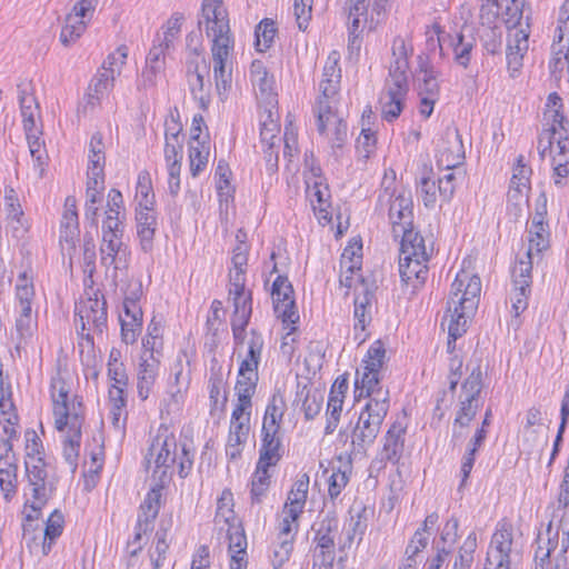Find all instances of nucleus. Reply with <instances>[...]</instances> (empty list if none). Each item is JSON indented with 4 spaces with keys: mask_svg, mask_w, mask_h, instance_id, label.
<instances>
[{
    "mask_svg": "<svg viewBox=\"0 0 569 569\" xmlns=\"http://www.w3.org/2000/svg\"><path fill=\"white\" fill-rule=\"evenodd\" d=\"M77 383L74 372L59 370L49 388L53 428L60 438L62 456L72 471L78 466L86 423V405L83 397L76 392Z\"/></svg>",
    "mask_w": 569,
    "mask_h": 569,
    "instance_id": "f257e3e1",
    "label": "nucleus"
},
{
    "mask_svg": "<svg viewBox=\"0 0 569 569\" xmlns=\"http://www.w3.org/2000/svg\"><path fill=\"white\" fill-rule=\"evenodd\" d=\"M144 460L151 468V478L171 482L174 468L180 478H187L192 471L194 447L191 442L179 441L169 425L160 423L156 432L150 436Z\"/></svg>",
    "mask_w": 569,
    "mask_h": 569,
    "instance_id": "f03ea898",
    "label": "nucleus"
},
{
    "mask_svg": "<svg viewBox=\"0 0 569 569\" xmlns=\"http://www.w3.org/2000/svg\"><path fill=\"white\" fill-rule=\"evenodd\" d=\"M481 289L479 276L465 268L457 272L451 283L445 315L448 326V352H453L455 341L467 332V328L477 312Z\"/></svg>",
    "mask_w": 569,
    "mask_h": 569,
    "instance_id": "7ed1b4c3",
    "label": "nucleus"
},
{
    "mask_svg": "<svg viewBox=\"0 0 569 569\" xmlns=\"http://www.w3.org/2000/svg\"><path fill=\"white\" fill-rule=\"evenodd\" d=\"M74 326L81 361L94 359L96 340L101 339L108 328L107 301L100 290L91 288L76 303Z\"/></svg>",
    "mask_w": 569,
    "mask_h": 569,
    "instance_id": "20e7f679",
    "label": "nucleus"
},
{
    "mask_svg": "<svg viewBox=\"0 0 569 569\" xmlns=\"http://www.w3.org/2000/svg\"><path fill=\"white\" fill-rule=\"evenodd\" d=\"M238 359V373L234 383L233 406L253 408V397L259 381V363L263 349V338L256 331H242L241 338H233Z\"/></svg>",
    "mask_w": 569,
    "mask_h": 569,
    "instance_id": "39448f33",
    "label": "nucleus"
},
{
    "mask_svg": "<svg viewBox=\"0 0 569 569\" xmlns=\"http://www.w3.org/2000/svg\"><path fill=\"white\" fill-rule=\"evenodd\" d=\"M234 496L230 488H224L217 498L214 523L220 531H226L230 569H247L248 539L241 519L234 510Z\"/></svg>",
    "mask_w": 569,
    "mask_h": 569,
    "instance_id": "423d86ee",
    "label": "nucleus"
},
{
    "mask_svg": "<svg viewBox=\"0 0 569 569\" xmlns=\"http://www.w3.org/2000/svg\"><path fill=\"white\" fill-rule=\"evenodd\" d=\"M506 2L502 21L507 28V69L516 77L522 66L529 49L530 22L523 19L525 0H502Z\"/></svg>",
    "mask_w": 569,
    "mask_h": 569,
    "instance_id": "0eeeda50",
    "label": "nucleus"
},
{
    "mask_svg": "<svg viewBox=\"0 0 569 569\" xmlns=\"http://www.w3.org/2000/svg\"><path fill=\"white\" fill-rule=\"evenodd\" d=\"M19 106L22 128L33 159V169L38 177H42L48 166L49 157L42 138L41 109L34 92L21 89L19 92Z\"/></svg>",
    "mask_w": 569,
    "mask_h": 569,
    "instance_id": "6e6552de",
    "label": "nucleus"
},
{
    "mask_svg": "<svg viewBox=\"0 0 569 569\" xmlns=\"http://www.w3.org/2000/svg\"><path fill=\"white\" fill-rule=\"evenodd\" d=\"M387 343L375 340L363 355L359 368L356 370L355 400L359 401L368 396H389L382 390V370L387 363Z\"/></svg>",
    "mask_w": 569,
    "mask_h": 569,
    "instance_id": "1a4fd4ad",
    "label": "nucleus"
},
{
    "mask_svg": "<svg viewBox=\"0 0 569 569\" xmlns=\"http://www.w3.org/2000/svg\"><path fill=\"white\" fill-rule=\"evenodd\" d=\"M552 143L569 146V120L565 114L563 100L557 92L548 94L542 110V128L537 139L540 158H546Z\"/></svg>",
    "mask_w": 569,
    "mask_h": 569,
    "instance_id": "9d476101",
    "label": "nucleus"
},
{
    "mask_svg": "<svg viewBox=\"0 0 569 569\" xmlns=\"http://www.w3.org/2000/svg\"><path fill=\"white\" fill-rule=\"evenodd\" d=\"M107 377L110 382L108 388V405L111 422L117 428H123L128 418L127 389L129 377L122 361V352L118 348H111L107 361Z\"/></svg>",
    "mask_w": 569,
    "mask_h": 569,
    "instance_id": "9b49d317",
    "label": "nucleus"
},
{
    "mask_svg": "<svg viewBox=\"0 0 569 569\" xmlns=\"http://www.w3.org/2000/svg\"><path fill=\"white\" fill-rule=\"evenodd\" d=\"M271 299L278 317L281 319L284 332L281 350L292 353L296 339L293 333L299 322V313L295 301V290L291 282L284 276H278L271 287Z\"/></svg>",
    "mask_w": 569,
    "mask_h": 569,
    "instance_id": "f8f14e48",
    "label": "nucleus"
},
{
    "mask_svg": "<svg viewBox=\"0 0 569 569\" xmlns=\"http://www.w3.org/2000/svg\"><path fill=\"white\" fill-rule=\"evenodd\" d=\"M199 28L210 39V48L234 46L229 13L222 0H203Z\"/></svg>",
    "mask_w": 569,
    "mask_h": 569,
    "instance_id": "ddd939ff",
    "label": "nucleus"
},
{
    "mask_svg": "<svg viewBox=\"0 0 569 569\" xmlns=\"http://www.w3.org/2000/svg\"><path fill=\"white\" fill-rule=\"evenodd\" d=\"M360 411L352 430V443L365 447L373 443L389 411V396L372 395Z\"/></svg>",
    "mask_w": 569,
    "mask_h": 569,
    "instance_id": "4468645a",
    "label": "nucleus"
},
{
    "mask_svg": "<svg viewBox=\"0 0 569 569\" xmlns=\"http://www.w3.org/2000/svg\"><path fill=\"white\" fill-rule=\"evenodd\" d=\"M247 270H229V298L233 305L230 325L232 337L240 339L247 329L252 313V293L246 288Z\"/></svg>",
    "mask_w": 569,
    "mask_h": 569,
    "instance_id": "2eb2a0df",
    "label": "nucleus"
},
{
    "mask_svg": "<svg viewBox=\"0 0 569 569\" xmlns=\"http://www.w3.org/2000/svg\"><path fill=\"white\" fill-rule=\"evenodd\" d=\"M306 199L321 226L332 222V197L327 179L319 168H310L305 172Z\"/></svg>",
    "mask_w": 569,
    "mask_h": 569,
    "instance_id": "dca6fc26",
    "label": "nucleus"
},
{
    "mask_svg": "<svg viewBox=\"0 0 569 569\" xmlns=\"http://www.w3.org/2000/svg\"><path fill=\"white\" fill-rule=\"evenodd\" d=\"M337 522L332 519L322 520L316 530L312 549V569H345L346 556H337L335 533Z\"/></svg>",
    "mask_w": 569,
    "mask_h": 569,
    "instance_id": "f3484780",
    "label": "nucleus"
},
{
    "mask_svg": "<svg viewBox=\"0 0 569 569\" xmlns=\"http://www.w3.org/2000/svg\"><path fill=\"white\" fill-rule=\"evenodd\" d=\"M251 416L252 409L232 406L224 441V452L231 461L242 457L251 429Z\"/></svg>",
    "mask_w": 569,
    "mask_h": 569,
    "instance_id": "a211bd4d",
    "label": "nucleus"
},
{
    "mask_svg": "<svg viewBox=\"0 0 569 569\" xmlns=\"http://www.w3.org/2000/svg\"><path fill=\"white\" fill-rule=\"evenodd\" d=\"M413 52L410 36H396L391 42V59L385 84L409 89L410 58Z\"/></svg>",
    "mask_w": 569,
    "mask_h": 569,
    "instance_id": "6ab92c4d",
    "label": "nucleus"
},
{
    "mask_svg": "<svg viewBox=\"0 0 569 569\" xmlns=\"http://www.w3.org/2000/svg\"><path fill=\"white\" fill-rule=\"evenodd\" d=\"M532 262L527 259H517L511 271V287L509 301L512 315L520 317L529 306L532 287Z\"/></svg>",
    "mask_w": 569,
    "mask_h": 569,
    "instance_id": "aec40b11",
    "label": "nucleus"
},
{
    "mask_svg": "<svg viewBox=\"0 0 569 569\" xmlns=\"http://www.w3.org/2000/svg\"><path fill=\"white\" fill-rule=\"evenodd\" d=\"M301 515L281 509L277 523V543L273 549L274 569L282 567L291 557Z\"/></svg>",
    "mask_w": 569,
    "mask_h": 569,
    "instance_id": "412c9836",
    "label": "nucleus"
},
{
    "mask_svg": "<svg viewBox=\"0 0 569 569\" xmlns=\"http://www.w3.org/2000/svg\"><path fill=\"white\" fill-rule=\"evenodd\" d=\"M258 126L260 144L264 153L271 156L274 148L280 142V116L278 111V100L271 98L268 103H259Z\"/></svg>",
    "mask_w": 569,
    "mask_h": 569,
    "instance_id": "4be33fe9",
    "label": "nucleus"
},
{
    "mask_svg": "<svg viewBox=\"0 0 569 569\" xmlns=\"http://www.w3.org/2000/svg\"><path fill=\"white\" fill-rule=\"evenodd\" d=\"M532 169L523 154H519L512 166V174L507 192L508 204L516 209L528 207L531 190Z\"/></svg>",
    "mask_w": 569,
    "mask_h": 569,
    "instance_id": "5701e85b",
    "label": "nucleus"
},
{
    "mask_svg": "<svg viewBox=\"0 0 569 569\" xmlns=\"http://www.w3.org/2000/svg\"><path fill=\"white\" fill-rule=\"evenodd\" d=\"M349 390V375L347 372L339 375L332 382L326 411H325V427L323 435H332L339 427L345 400Z\"/></svg>",
    "mask_w": 569,
    "mask_h": 569,
    "instance_id": "b1692460",
    "label": "nucleus"
},
{
    "mask_svg": "<svg viewBox=\"0 0 569 569\" xmlns=\"http://www.w3.org/2000/svg\"><path fill=\"white\" fill-rule=\"evenodd\" d=\"M317 129L331 146H340L347 137V123L327 101L319 100Z\"/></svg>",
    "mask_w": 569,
    "mask_h": 569,
    "instance_id": "393cba45",
    "label": "nucleus"
},
{
    "mask_svg": "<svg viewBox=\"0 0 569 569\" xmlns=\"http://www.w3.org/2000/svg\"><path fill=\"white\" fill-rule=\"evenodd\" d=\"M436 159L438 166L447 170L455 169L463 163L465 147L458 130L447 131L440 139Z\"/></svg>",
    "mask_w": 569,
    "mask_h": 569,
    "instance_id": "a878e982",
    "label": "nucleus"
},
{
    "mask_svg": "<svg viewBox=\"0 0 569 569\" xmlns=\"http://www.w3.org/2000/svg\"><path fill=\"white\" fill-rule=\"evenodd\" d=\"M0 425L4 435L0 439V451L13 452V441L18 437L19 416L10 392H0Z\"/></svg>",
    "mask_w": 569,
    "mask_h": 569,
    "instance_id": "bb28decb",
    "label": "nucleus"
},
{
    "mask_svg": "<svg viewBox=\"0 0 569 569\" xmlns=\"http://www.w3.org/2000/svg\"><path fill=\"white\" fill-rule=\"evenodd\" d=\"M409 89L385 84L378 98L381 119L391 123L403 112Z\"/></svg>",
    "mask_w": 569,
    "mask_h": 569,
    "instance_id": "cd10ccee",
    "label": "nucleus"
},
{
    "mask_svg": "<svg viewBox=\"0 0 569 569\" xmlns=\"http://www.w3.org/2000/svg\"><path fill=\"white\" fill-rule=\"evenodd\" d=\"M388 218L396 234L405 233L412 229V200L403 193L388 194Z\"/></svg>",
    "mask_w": 569,
    "mask_h": 569,
    "instance_id": "c85d7f7f",
    "label": "nucleus"
},
{
    "mask_svg": "<svg viewBox=\"0 0 569 569\" xmlns=\"http://www.w3.org/2000/svg\"><path fill=\"white\" fill-rule=\"evenodd\" d=\"M19 485V467L14 453L0 451V493L6 503L16 500Z\"/></svg>",
    "mask_w": 569,
    "mask_h": 569,
    "instance_id": "c756f323",
    "label": "nucleus"
},
{
    "mask_svg": "<svg viewBox=\"0 0 569 569\" xmlns=\"http://www.w3.org/2000/svg\"><path fill=\"white\" fill-rule=\"evenodd\" d=\"M234 46L210 48L213 66V79L219 94L227 93L231 88V56Z\"/></svg>",
    "mask_w": 569,
    "mask_h": 569,
    "instance_id": "7c9ffc66",
    "label": "nucleus"
},
{
    "mask_svg": "<svg viewBox=\"0 0 569 569\" xmlns=\"http://www.w3.org/2000/svg\"><path fill=\"white\" fill-rule=\"evenodd\" d=\"M151 480L152 485L139 506V515L137 519L154 526V520L157 519L163 502L164 490L168 488L170 482H164V480L160 478H151Z\"/></svg>",
    "mask_w": 569,
    "mask_h": 569,
    "instance_id": "2f4dec72",
    "label": "nucleus"
},
{
    "mask_svg": "<svg viewBox=\"0 0 569 569\" xmlns=\"http://www.w3.org/2000/svg\"><path fill=\"white\" fill-rule=\"evenodd\" d=\"M286 410L287 401L284 391L276 389L268 399L262 417L261 431L280 433Z\"/></svg>",
    "mask_w": 569,
    "mask_h": 569,
    "instance_id": "473e14b6",
    "label": "nucleus"
},
{
    "mask_svg": "<svg viewBox=\"0 0 569 569\" xmlns=\"http://www.w3.org/2000/svg\"><path fill=\"white\" fill-rule=\"evenodd\" d=\"M182 149V142H164L163 146V159L168 172V189L172 196H177L180 191Z\"/></svg>",
    "mask_w": 569,
    "mask_h": 569,
    "instance_id": "72a5a7b5",
    "label": "nucleus"
},
{
    "mask_svg": "<svg viewBox=\"0 0 569 569\" xmlns=\"http://www.w3.org/2000/svg\"><path fill=\"white\" fill-rule=\"evenodd\" d=\"M160 357L156 355L141 353L137 373V390L141 400L149 397L158 377Z\"/></svg>",
    "mask_w": 569,
    "mask_h": 569,
    "instance_id": "f704fd0d",
    "label": "nucleus"
},
{
    "mask_svg": "<svg viewBox=\"0 0 569 569\" xmlns=\"http://www.w3.org/2000/svg\"><path fill=\"white\" fill-rule=\"evenodd\" d=\"M283 457V446L280 433L260 431L259 456L256 465L274 468Z\"/></svg>",
    "mask_w": 569,
    "mask_h": 569,
    "instance_id": "c9c22d12",
    "label": "nucleus"
},
{
    "mask_svg": "<svg viewBox=\"0 0 569 569\" xmlns=\"http://www.w3.org/2000/svg\"><path fill=\"white\" fill-rule=\"evenodd\" d=\"M433 254V242L420 232L407 230L401 234L400 257L430 260Z\"/></svg>",
    "mask_w": 569,
    "mask_h": 569,
    "instance_id": "e433bc0d",
    "label": "nucleus"
},
{
    "mask_svg": "<svg viewBox=\"0 0 569 569\" xmlns=\"http://www.w3.org/2000/svg\"><path fill=\"white\" fill-rule=\"evenodd\" d=\"M119 322L121 341L126 345L136 343L142 332V307L122 308L119 315Z\"/></svg>",
    "mask_w": 569,
    "mask_h": 569,
    "instance_id": "4c0bfd02",
    "label": "nucleus"
},
{
    "mask_svg": "<svg viewBox=\"0 0 569 569\" xmlns=\"http://www.w3.org/2000/svg\"><path fill=\"white\" fill-rule=\"evenodd\" d=\"M371 292L355 297L353 338L359 345L369 337L367 328L371 322Z\"/></svg>",
    "mask_w": 569,
    "mask_h": 569,
    "instance_id": "58836bf2",
    "label": "nucleus"
},
{
    "mask_svg": "<svg viewBox=\"0 0 569 569\" xmlns=\"http://www.w3.org/2000/svg\"><path fill=\"white\" fill-rule=\"evenodd\" d=\"M429 261L399 256V274L402 282L412 288L421 287L428 278Z\"/></svg>",
    "mask_w": 569,
    "mask_h": 569,
    "instance_id": "ea45409f",
    "label": "nucleus"
},
{
    "mask_svg": "<svg viewBox=\"0 0 569 569\" xmlns=\"http://www.w3.org/2000/svg\"><path fill=\"white\" fill-rule=\"evenodd\" d=\"M249 77L252 87L259 92L260 103H268L271 98L277 99V94L273 92L274 78L261 60L251 62Z\"/></svg>",
    "mask_w": 569,
    "mask_h": 569,
    "instance_id": "a19ab883",
    "label": "nucleus"
},
{
    "mask_svg": "<svg viewBox=\"0 0 569 569\" xmlns=\"http://www.w3.org/2000/svg\"><path fill=\"white\" fill-rule=\"evenodd\" d=\"M80 233L79 218L77 210V199L74 196H68L64 199L63 213L60 226V240L74 247L76 240Z\"/></svg>",
    "mask_w": 569,
    "mask_h": 569,
    "instance_id": "79ce46f5",
    "label": "nucleus"
},
{
    "mask_svg": "<svg viewBox=\"0 0 569 569\" xmlns=\"http://www.w3.org/2000/svg\"><path fill=\"white\" fill-rule=\"evenodd\" d=\"M517 531L518 529L510 518H501L496 525L488 550L512 555Z\"/></svg>",
    "mask_w": 569,
    "mask_h": 569,
    "instance_id": "37998d69",
    "label": "nucleus"
},
{
    "mask_svg": "<svg viewBox=\"0 0 569 569\" xmlns=\"http://www.w3.org/2000/svg\"><path fill=\"white\" fill-rule=\"evenodd\" d=\"M169 50V48H164L163 46L153 42L147 54L146 66L141 73L144 84L154 86L158 77L163 74L166 69V57Z\"/></svg>",
    "mask_w": 569,
    "mask_h": 569,
    "instance_id": "c03bdc74",
    "label": "nucleus"
},
{
    "mask_svg": "<svg viewBox=\"0 0 569 569\" xmlns=\"http://www.w3.org/2000/svg\"><path fill=\"white\" fill-rule=\"evenodd\" d=\"M24 467L31 488L56 490V479L49 475L44 457L24 460Z\"/></svg>",
    "mask_w": 569,
    "mask_h": 569,
    "instance_id": "a18cd8bd",
    "label": "nucleus"
},
{
    "mask_svg": "<svg viewBox=\"0 0 569 569\" xmlns=\"http://www.w3.org/2000/svg\"><path fill=\"white\" fill-rule=\"evenodd\" d=\"M271 482V469L256 465L248 483L251 505H260L267 498Z\"/></svg>",
    "mask_w": 569,
    "mask_h": 569,
    "instance_id": "49530a36",
    "label": "nucleus"
},
{
    "mask_svg": "<svg viewBox=\"0 0 569 569\" xmlns=\"http://www.w3.org/2000/svg\"><path fill=\"white\" fill-rule=\"evenodd\" d=\"M309 483L310 478L307 472L298 475L288 491L282 509L302 515L308 499Z\"/></svg>",
    "mask_w": 569,
    "mask_h": 569,
    "instance_id": "de8ad7c7",
    "label": "nucleus"
},
{
    "mask_svg": "<svg viewBox=\"0 0 569 569\" xmlns=\"http://www.w3.org/2000/svg\"><path fill=\"white\" fill-rule=\"evenodd\" d=\"M528 250L518 259H528L532 262L533 253H541L549 247L548 224L542 217L535 218L528 230Z\"/></svg>",
    "mask_w": 569,
    "mask_h": 569,
    "instance_id": "09e8293b",
    "label": "nucleus"
},
{
    "mask_svg": "<svg viewBox=\"0 0 569 569\" xmlns=\"http://www.w3.org/2000/svg\"><path fill=\"white\" fill-rule=\"evenodd\" d=\"M407 427L400 422L395 421L391 423L385 436L383 453L387 460L397 463L405 449V436Z\"/></svg>",
    "mask_w": 569,
    "mask_h": 569,
    "instance_id": "8fccbe9b",
    "label": "nucleus"
},
{
    "mask_svg": "<svg viewBox=\"0 0 569 569\" xmlns=\"http://www.w3.org/2000/svg\"><path fill=\"white\" fill-rule=\"evenodd\" d=\"M361 268L362 267H352L351 264H340L339 283L346 289V296L351 292L355 296L371 292L362 278Z\"/></svg>",
    "mask_w": 569,
    "mask_h": 569,
    "instance_id": "3c124183",
    "label": "nucleus"
},
{
    "mask_svg": "<svg viewBox=\"0 0 569 569\" xmlns=\"http://www.w3.org/2000/svg\"><path fill=\"white\" fill-rule=\"evenodd\" d=\"M340 53L336 50L328 54L323 67L325 80L321 82L322 93L326 98L335 96L338 92L341 69L339 66Z\"/></svg>",
    "mask_w": 569,
    "mask_h": 569,
    "instance_id": "603ef678",
    "label": "nucleus"
},
{
    "mask_svg": "<svg viewBox=\"0 0 569 569\" xmlns=\"http://www.w3.org/2000/svg\"><path fill=\"white\" fill-rule=\"evenodd\" d=\"M31 498H26L22 505L21 515L26 522L37 521L42 517V510L46 507L53 490L31 488Z\"/></svg>",
    "mask_w": 569,
    "mask_h": 569,
    "instance_id": "864d4df0",
    "label": "nucleus"
},
{
    "mask_svg": "<svg viewBox=\"0 0 569 569\" xmlns=\"http://www.w3.org/2000/svg\"><path fill=\"white\" fill-rule=\"evenodd\" d=\"M210 149V142H187L189 171L193 178L206 171L209 163Z\"/></svg>",
    "mask_w": 569,
    "mask_h": 569,
    "instance_id": "5fc2aeb1",
    "label": "nucleus"
},
{
    "mask_svg": "<svg viewBox=\"0 0 569 569\" xmlns=\"http://www.w3.org/2000/svg\"><path fill=\"white\" fill-rule=\"evenodd\" d=\"M438 512L429 513L421 523V527L415 532L412 539L407 547L409 559L423 550L428 545V536L438 527Z\"/></svg>",
    "mask_w": 569,
    "mask_h": 569,
    "instance_id": "6e6d98bb",
    "label": "nucleus"
},
{
    "mask_svg": "<svg viewBox=\"0 0 569 569\" xmlns=\"http://www.w3.org/2000/svg\"><path fill=\"white\" fill-rule=\"evenodd\" d=\"M170 527L169 522L166 527H160L154 535L152 540L149 556L152 563V569H160L166 560V556L170 548Z\"/></svg>",
    "mask_w": 569,
    "mask_h": 569,
    "instance_id": "4d7b16f0",
    "label": "nucleus"
},
{
    "mask_svg": "<svg viewBox=\"0 0 569 569\" xmlns=\"http://www.w3.org/2000/svg\"><path fill=\"white\" fill-rule=\"evenodd\" d=\"M134 201L137 202L136 209L156 208L157 202L152 178L148 170H142L138 173Z\"/></svg>",
    "mask_w": 569,
    "mask_h": 569,
    "instance_id": "13d9d810",
    "label": "nucleus"
},
{
    "mask_svg": "<svg viewBox=\"0 0 569 569\" xmlns=\"http://www.w3.org/2000/svg\"><path fill=\"white\" fill-rule=\"evenodd\" d=\"M16 330L20 337H31L38 329L36 307L13 306Z\"/></svg>",
    "mask_w": 569,
    "mask_h": 569,
    "instance_id": "bf43d9fd",
    "label": "nucleus"
},
{
    "mask_svg": "<svg viewBox=\"0 0 569 569\" xmlns=\"http://www.w3.org/2000/svg\"><path fill=\"white\" fill-rule=\"evenodd\" d=\"M103 190L104 172H87V214L90 213L93 220H96L98 214V208L96 204L100 201Z\"/></svg>",
    "mask_w": 569,
    "mask_h": 569,
    "instance_id": "052dcab7",
    "label": "nucleus"
},
{
    "mask_svg": "<svg viewBox=\"0 0 569 569\" xmlns=\"http://www.w3.org/2000/svg\"><path fill=\"white\" fill-rule=\"evenodd\" d=\"M136 220L138 228V236L144 249L151 246L157 217H156V208H147V209H136Z\"/></svg>",
    "mask_w": 569,
    "mask_h": 569,
    "instance_id": "680f3d73",
    "label": "nucleus"
},
{
    "mask_svg": "<svg viewBox=\"0 0 569 569\" xmlns=\"http://www.w3.org/2000/svg\"><path fill=\"white\" fill-rule=\"evenodd\" d=\"M91 20L70 11L66 17L64 26L60 32V40L63 44H69L77 41L87 30Z\"/></svg>",
    "mask_w": 569,
    "mask_h": 569,
    "instance_id": "e2e57ef3",
    "label": "nucleus"
},
{
    "mask_svg": "<svg viewBox=\"0 0 569 569\" xmlns=\"http://www.w3.org/2000/svg\"><path fill=\"white\" fill-rule=\"evenodd\" d=\"M14 306L36 307L33 276L29 271L19 273L14 286Z\"/></svg>",
    "mask_w": 569,
    "mask_h": 569,
    "instance_id": "0e129e2a",
    "label": "nucleus"
},
{
    "mask_svg": "<svg viewBox=\"0 0 569 569\" xmlns=\"http://www.w3.org/2000/svg\"><path fill=\"white\" fill-rule=\"evenodd\" d=\"M184 23V14L181 12H173L168 20L162 24L160 32L157 34L154 42L171 48L176 40H178L182 26Z\"/></svg>",
    "mask_w": 569,
    "mask_h": 569,
    "instance_id": "69168bd1",
    "label": "nucleus"
},
{
    "mask_svg": "<svg viewBox=\"0 0 569 569\" xmlns=\"http://www.w3.org/2000/svg\"><path fill=\"white\" fill-rule=\"evenodd\" d=\"M417 192L427 208H433L439 196V186L432 179V168L423 167V171L417 184Z\"/></svg>",
    "mask_w": 569,
    "mask_h": 569,
    "instance_id": "338daca9",
    "label": "nucleus"
},
{
    "mask_svg": "<svg viewBox=\"0 0 569 569\" xmlns=\"http://www.w3.org/2000/svg\"><path fill=\"white\" fill-rule=\"evenodd\" d=\"M323 472L328 475V496L331 500H336L349 483L351 470L342 469L341 466H330Z\"/></svg>",
    "mask_w": 569,
    "mask_h": 569,
    "instance_id": "774afa93",
    "label": "nucleus"
}]
</instances>
